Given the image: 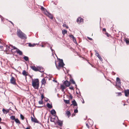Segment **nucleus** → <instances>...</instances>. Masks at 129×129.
Listing matches in <instances>:
<instances>
[{
	"label": "nucleus",
	"mask_w": 129,
	"mask_h": 129,
	"mask_svg": "<svg viewBox=\"0 0 129 129\" xmlns=\"http://www.w3.org/2000/svg\"><path fill=\"white\" fill-rule=\"evenodd\" d=\"M16 52H17V53L19 54L20 55H21L22 54V51H20L18 49H17V50H16Z\"/></svg>",
	"instance_id": "nucleus-16"
},
{
	"label": "nucleus",
	"mask_w": 129,
	"mask_h": 129,
	"mask_svg": "<svg viewBox=\"0 0 129 129\" xmlns=\"http://www.w3.org/2000/svg\"><path fill=\"white\" fill-rule=\"evenodd\" d=\"M103 31H105L106 32V29L105 28H103Z\"/></svg>",
	"instance_id": "nucleus-47"
},
{
	"label": "nucleus",
	"mask_w": 129,
	"mask_h": 129,
	"mask_svg": "<svg viewBox=\"0 0 129 129\" xmlns=\"http://www.w3.org/2000/svg\"><path fill=\"white\" fill-rule=\"evenodd\" d=\"M26 129H30V127H28L26 128Z\"/></svg>",
	"instance_id": "nucleus-51"
},
{
	"label": "nucleus",
	"mask_w": 129,
	"mask_h": 129,
	"mask_svg": "<svg viewBox=\"0 0 129 129\" xmlns=\"http://www.w3.org/2000/svg\"><path fill=\"white\" fill-rule=\"evenodd\" d=\"M41 100H42L44 98V96L43 94H42L41 96Z\"/></svg>",
	"instance_id": "nucleus-44"
},
{
	"label": "nucleus",
	"mask_w": 129,
	"mask_h": 129,
	"mask_svg": "<svg viewBox=\"0 0 129 129\" xmlns=\"http://www.w3.org/2000/svg\"><path fill=\"white\" fill-rule=\"evenodd\" d=\"M69 37L71 38H72V39L74 38V36L72 35H69Z\"/></svg>",
	"instance_id": "nucleus-41"
},
{
	"label": "nucleus",
	"mask_w": 129,
	"mask_h": 129,
	"mask_svg": "<svg viewBox=\"0 0 129 129\" xmlns=\"http://www.w3.org/2000/svg\"><path fill=\"white\" fill-rule=\"evenodd\" d=\"M69 98L71 99H72L73 98V97L71 94H70L69 97Z\"/></svg>",
	"instance_id": "nucleus-43"
},
{
	"label": "nucleus",
	"mask_w": 129,
	"mask_h": 129,
	"mask_svg": "<svg viewBox=\"0 0 129 129\" xmlns=\"http://www.w3.org/2000/svg\"><path fill=\"white\" fill-rule=\"evenodd\" d=\"M17 36L21 39H26L27 38L25 34L22 32L20 29L17 30Z\"/></svg>",
	"instance_id": "nucleus-2"
},
{
	"label": "nucleus",
	"mask_w": 129,
	"mask_h": 129,
	"mask_svg": "<svg viewBox=\"0 0 129 129\" xmlns=\"http://www.w3.org/2000/svg\"><path fill=\"white\" fill-rule=\"evenodd\" d=\"M11 119L13 120H15V119H16L15 118V117L14 116H11L10 117Z\"/></svg>",
	"instance_id": "nucleus-32"
},
{
	"label": "nucleus",
	"mask_w": 129,
	"mask_h": 129,
	"mask_svg": "<svg viewBox=\"0 0 129 129\" xmlns=\"http://www.w3.org/2000/svg\"><path fill=\"white\" fill-rule=\"evenodd\" d=\"M16 80L15 78L11 76V77L10 80V82L13 85H16Z\"/></svg>",
	"instance_id": "nucleus-4"
},
{
	"label": "nucleus",
	"mask_w": 129,
	"mask_h": 129,
	"mask_svg": "<svg viewBox=\"0 0 129 129\" xmlns=\"http://www.w3.org/2000/svg\"><path fill=\"white\" fill-rule=\"evenodd\" d=\"M11 47L12 48L11 49V50L12 51L13 49H16L17 50V49H18L16 47H15L14 46H13L12 45H10V46H9V48H10V47Z\"/></svg>",
	"instance_id": "nucleus-22"
},
{
	"label": "nucleus",
	"mask_w": 129,
	"mask_h": 129,
	"mask_svg": "<svg viewBox=\"0 0 129 129\" xmlns=\"http://www.w3.org/2000/svg\"><path fill=\"white\" fill-rule=\"evenodd\" d=\"M88 39H89L90 40H92V39L91 38H89L88 37Z\"/></svg>",
	"instance_id": "nucleus-48"
},
{
	"label": "nucleus",
	"mask_w": 129,
	"mask_h": 129,
	"mask_svg": "<svg viewBox=\"0 0 129 129\" xmlns=\"http://www.w3.org/2000/svg\"><path fill=\"white\" fill-rule=\"evenodd\" d=\"M66 114L68 116V117L69 118V117L71 116V113L69 111H66Z\"/></svg>",
	"instance_id": "nucleus-19"
},
{
	"label": "nucleus",
	"mask_w": 129,
	"mask_h": 129,
	"mask_svg": "<svg viewBox=\"0 0 129 129\" xmlns=\"http://www.w3.org/2000/svg\"><path fill=\"white\" fill-rule=\"evenodd\" d=\"M64 84L66 87H68L70 85V83L67 81H66L64 82Z\"/></svg>",
	"instance_id": "nucleus-10"
},
{
	"label": "nucleus",
	"mask_w": 129,
	"mask_h": 129,
	"mask_svg": "<svg viewBox=\"0 0 129 129\" xmlns=\"http://www.w3.org/2000/svg\"><path fill=\"white\" fill-rule=\"evenodd\" d=\"M116 85L118 86H121L120 80L118 77H117L116 79Z\"/></svg>",
	"instance_id": "nucleus-6"
},
{
	"label": "nucleus",
	"mask_w": 129,
	"mask_h": 129,
	"mask_svg": "<svg viewBox=\"0 0 129 129\" xmlns=\"http://www.w3.org/2000/svg\"><path fill=\"white\" fill-rule=\"evenodd\" d=\"M47 107L49 109L51 108L52 107V105H50L49 103H48L47 104Z\"/></svg>",
	"instance_id": "nucleus-27"
},
{
	"label": "nucleus",
	"mask_w": 129,
	"mask_h": 129,
	"mask_svg": "<svg viewBox=\"0 0 129 129\" xmlns=\"http://www.w3.org/2000/svg\"><path fill=\"white\" fill-rule=\"evenodd\" d=\"M63 26L64 27H66L67 28H69L68 26L66 24H64L63 25Z\"/></svg>",
	"instance_id": "nucleus-34"
},
{
	"label": "nucleus",
	"mask_w": 129,
	"mask_h": 129,
	"mask_svg": "<svg viewBox=\"0 0 129 129\" xmlns=\"http://www.w3.org/2000/svg\"><path fill=\"white\" fill-rule=\"evenodd\" d=\"M41 9L42 10H44V8L43 7H42L41 8Z\"/></svg>",
	"instance_id": "nucleus-46"
},
{
	"label": "nucleus",
	"mask_w": 129,
	"mask_h": 129,
	"mask_svg": "<svg viewBox=\"0 0 129 129\" xmlns=\"http://www.w3.org/2000/svg\"><path fill=\"white\" fill-rule=\"evenodd\" d=\"M57 124L58 125L61 126L62 125V122L58 120V121L57 122Z\"/></svg>",
	"instance_id": "nucleus-23"
},
{
	"label": "nucleus",
	"mask_w": 129,
	"mask_h": 129,
	"mask_svg": "<svg viewBox=\"0 0 129 129\" xmlns=\"http://www.w3.org/2000/svg\"><path fill=\"white\" fill-rule=\"evenodd\" d=\"M69 88L71 89V90H73L74 89V88L72 86L71 87H69Z\"/></svg>",
	"instance_id": "nucleus-45"
},
{
	"label": "nucleus",
	"mask_w": 129,
	"mask_h": 129,
	"mask_svg": "<svg viewBox=\"0 0 129 129\" xmlns=\"http://www.w3.org/2000/svg\"><path fill=\"white\" fill-rule=\"evenodd\" d=\"M125 95L126 96H127L129 95V90L127 89L124 91Z\"/></svg>",
	"instance_id": "nucleus-13"
},
{
	"label": "nucleus",
	"mask_w": 129,
	"mask_h": 129,
	"mask_svg": "<svg viewBox=\"0 0 129 129\" xmlns=\"http://www.w3.org/2000/svg\"><path fill=\"white\" fill-rule=\"evenodd\" d=\"M95 52H96L95 55L96 56H97L98 57H99V56H100L99 54L96 51H95Z\"/></svg>",
	"instance_id": "nucleus-38"
},
{
	"label": "nucleus",
	"mask_w": 129,
	"mask_h": 129,
	"mask_svg": "<svg viewBox=\"0 0 129 129\" xmlns=\"http://www.w3.org/2000/svg\"><path fill=\"white\" fill-rule=\"evenodd\" d=\"M119 95H122L121 93V92H119Z\"/></svg>",
	"instance_id": "nucleus-50"
},
{
	"label": "nucleus",
	"mask_w": 129,
	"mask_h": 129,
	"mask_svg": "<svg viewBox=\"0 0 129 129\" xmlns=\"http://www.w3.org/2000/svg\"><path fill=\"white\" fill-rule=\"evenodd\" d=\"M51 113L52 115L55 114L56 113V112L53 109L51 110Z\"/></svg>",
	"instance_id": "nucleus-25"
},
{
	"label": "nucleus",
	"mask_w": 129,
	"mask_h": 129,
	"mask_svg": "<svg viewBox=\"0 0 129 129\" xmlns=\"http://www.w3.org/2000/svg\"><path fill=\"white\" fill-rule=\"evenodd\" d=\"M78 112V110H77V108L74 110V112L75 113H77Z\"/></svg>",
	"instance_id": "nucleus-39"
},
{
	"label": "nucleus",
	"mask_w": 129,
	"mask_h": 129,
	"mask_svg": "<svg viewBox=\"0 0 129 129\" xmlns=\"http://www.w3.org/2000/svg\"><path fill=\"white\" fill-rule=\"evenodd\" d=\"M64 102L66 104H69L70 103V100H66L64 99L63 100Z\"/></svg>",
	"instance_id": "nucleus-28"
},
{
	"label": "nucleus",
	"mask_w": 129,
	"mask_h": 129,
	"mask_svg": "<svg viewBox=\"0 0 129 129\" xmlns=\"http://www.w3.org/2000/svg\"><path fill=\"white\" fill-rule=\"evenodd\" d=\"M70 82L72 83L73 84H75V86H77V85L76 84L75 82V81L73 79L72 77L71 76V75H70Z\"/></svg>",
	"instance_id": "nucleus-11"
},
{
	"label": "nucleus",
	"mask_w": 129,
	"mask_h": 129,
	"mask_svg": "<svg viewBox=\"0 0 129 129\" xmlns=\"http://www.w3.org/2000/svg\"><path fill=\"white\" fill-rule=\"evenodd\" d=\"M67 33V31L66 30H62V33L63 35H64L65 34H66Z\"/></svg>",
	"instance_id": "nucleus-30"
},
{
	"label": "nucleus",
	"mask_w": 129,
	"mask_h": 129,
	"mask_svg": "<svg viewBox=\"0 0 129 129\" xmlns=\"http://www.w3.org/2000/svg\"><path fill=\"white\" fill-rule=\"evenodd\" d=\"M38 107L39 108L41 107Z\"/></svg>",
	"instance_id": "nucleus-57"
},
{
	"label": "nucleus",
	"mask_w": 129,
	"mask_h": 129,
	"mask_svg": "<svg viewBox=\"0 0 129 129\" xmlns=\"http://www.w3.org/2000/svg\"><path fill=\"white\" fill-rule=\"evenodd\" d=\"M32 85L35 89H38L39 86V79H32Z\"/></svg>",
	"instance_id": "nucleus-1"
},
{
	"label": "nucleus",
	"mask_w": 129,
	"mask_h": 129,
	"mask_svg": "<svg viewBox=\"0 0 129 129\" xmlns=\"http://www.w3.org/2000/svg\"><path fill=\"white\" fill-rule=\"evenodd\" d=\"M72 104L71 105L73 104L74 106H77V104L75 100L72 101Z\"/></svg>",
	"instance_id": "nucleus-21"
},
{
	"label": "nucleus",
	"mask_w": 129,
	"mask_h": 129,
	"mask_svg": "<svg viewBox=\"0 0 129 129\" xmlns=\"http://www.w3.org/2000/svg\"><path fill=\"white\" fill-rule=\"evenodd\" d=\"M73 41L74 43H75L76 42V39L75 37H74V38H73Z\"/></svg>",
	"instance_id": "nucleus-42"
},
{
	"label": "nucleus",
	"mask_w": 129,
	"mask_h": 129,
	"mask_svg": "<svg viewBox=\"0 0 129 129\" xmlns=\"http://www.w3.org/2000/svg\"><path fill=\"white\" fill-rule=\"evenodd\" d=\"M36 45H37V44H31L30 43H29L28 44V46L30 47H33L36 46Z\"/></svg>",
	"instance_id": "nucleus-24"
},
{
	"label": "nucleus",
	"mask_w": 129,
	"mask_h": 129,
	"mask_svg": "<svg viewBox=\"0 0 129 129\" xmlns=\"http://www.w3.org/2000/svg\"><path fill=\"white\" fill-rule=\"evenodd\" d=\"M83 100V102H82L83 103H84V100Z\"/></svg>",
	"instance_id": "nucleus-54"
},
{
	"label": "nucleus",
	"mask_w": 129,
	"mask_h": 129,
	"mask_svg": "<svg viewBox=\"0 0 129 129\" xmlns=\"http://www.w3.org/2000/svg\"><path fill=\"white\" fill-rule=\"evenodd\" d=\"M105 35L107 36L108 37H109L110 36V35L107 32H106L105 33Z\"/></svg>",
	"instance_id": "nucleus-36"
},
{
	"label": "nucleus",
	"mask_w": 129,
	"mask_h": 129,
	"mask_svg": "<svg viewBox=\"0 0 129 129\" xmlns=\"http://www.w3.org/2000/svg\"><path fill=\"white\" fill-rule=\"evenodd\" d=\"M54 81H55V82H57V81H55L54 80H53Z\"/></svg>",
	"instance_id": "nucleus-55"
},
{
	"label": "nucleus",
	"mask_w": 129,
	"mask_h": 129,
	"mask_svg": "<svg viewBox=\"0 0 129 129\" xmlns=\"http://www.w3.org/2000/svg\"><path fill=\"white\" fill-rule=\"evenodd\" d=\"M22 74L24 76L26 77L28 75V73L26 72L25 70H23L22 73Z\"/></svg>",
	"instance_id": "nucleus-18"
},
{
	"label": "nucleus",
	"mask_w": 129,
	"mask_h": 129,
	"mask_svg": "<svg viewBox=\"0 0 129 129\" xmlns=\"http://www.w3.org/2000/svg\"><path fill=\"white\" fill-rule=\"evenodd\" d=\"M9 22H10L13 25H14V23L11 21H9Z\"/></svg>",
	"instance_id": "nucleus-49"
},
{
	"label": "nucleus",
	"mask_w": 129,
	"mask_h": 129,
	"mask_svg": "<svg viewBox=\"0 0 129 129\" xmlns=\"http://www.w3.org/2000/svg\"><path fill=\"white\" fill-rule=\"evenodd\" d=\"M15 122L18 124H20L21 123L19 120L18 118H16L15 119Z\"/></svg>",
	"instance_id": "nucleus-26"
},
{
	"label": "nucleus",
	"mask_w": 129,
	"mask_h": 129,
	"mask_svg": "<svg viewBox=\"0 0 129 129\" xmlns=\"http://www.w3.org/2000/svg\"><path fill=\"white\" fill-rule=\"evenodd\" d=\"M43 102L42 100H41V101H39V103L40 104H42Z\"/></svg>",
	"instance_id": "nucleus-37"
},
{
	"label": "nucleus",
	"mask_w": 129,
	"mask_h": 129,
	"mask_svg": "<svg viewBox=\"0 0 129 129\" xmlns=\"http://www.w3.org/2000/svg\"><path fill=\"white\" fill-rule=\"evenodd\" d=\"M38 71H39L41 72H43V68L40 67H38Z\"/></svg>",
	"instance_id": "nucleus-17"
},
{
	"label": "nucleus",
	"mask_w": 129,
	"mask_h": 129,
	"mask_svg": "<svg viewBox=\"0 0 129 129\" xmlns=\"http://www.w3.org/2000/svg\"><path fill=\"white\" fill-rule=\"evenodd\" d=\"M45 14L48 17H49L50 19H52L53 18L52 15L47 11H46L45 12Z\"/></svg>",
	"instance_id": "nucleus-5"
},
{
	"label": "nucleus",
	"mask_w": 129,
	"mask_h": 129,
	"mask_svg": "<svg viewBox=\"0 0 129 129\" xmlns=\"http://www.w3.org/2000/svg\"><path fill=\"white\" fill-rule=\"evenodd\" d=\"M98 58H99V59H100V60L102 61L103 60V59L100 56H99V57H98Z\"/></svg>",
	"instance_id": "nucleus-40"
},
{
	"label": "nucleus",
	"mask_w": 129,
	"mask_h": 129,
	"mask_svg": "<svg viewBox=\"0 0 129 129\" xmlns=\"http://www.w3.org/2000/svg\"><path fill=\"white\" fill-rule=\"evenodd\" d=\"M47 79L46 77L43 78L41 82L42 85H43L44 86H45V85L47 83Z\"/></svg>",
	"instance_id": "nucleus-7"
},
{
	"label": "nucleus",
	"mask_w": 129,
	"mask_h": 129,
	"mask_svg": "<svg viewBox=\"0 0 129 129\" xmlns=\"http://www.w3.org/2000/svg\"><path fill=\"white\" fill-rule=\"evenodd\" d=\"M51 121L53 122V121H52L51 120Z\"/></svg>",
	"instance_id": "nucleus-59"
},
{
	"label": "nucleus",
	"mask_w": 129,
	"mask_h": 129,
	"mask_svg": "<svg viewBox=\"0 0 129 129\" xmlns=\"http://www.w3.org/2000/svg\"><path fill=\"white\" fill-rule=\"evenodd\" d=\"M24 59L26 61H27L28 60V57L26 56H24L23 57Z\"/></svg>",
	"instance_id": "nucleus-31"
},
{
	"label": "nucleus",
	"mask_w": 129,
	"mask_h": 129,
	"mask_svg": "<svg viewBox=\"0 0 129 129\" xmlns=\"http://www.w3.org/2000/svg\"><path fill=\"white\" fill-rule=\"evenodd\" d=\"M86 125L87 126V127L88 128H89V127H91V126L89 125V124L87 123V122H86Z\"/></svg>",
	"instance_id": "nucleus-35"
},
{
	"label": "nucleus",
	"mask_w": 129,
	"mask_h": 129,
	"mask_svg": "<svg viewBox=\"0 0 129 129\" xmlns=\"http://www.w3.org/2000/svg\"><path fill=\"white\" fill-rule=\"evenodd\" d=\"M31 68L32 69L35 71H38V67H36L34 66H31Z\"/></svg>",
	"instance_id": "nucleus-15"
},
{
	"label": "nucleus",
	"mask_w": 129,
	"mask_h": 129,
	"mask_svg": "<svg viewBox=\"0 0 129 129\" xmlns=\"http://www.w3.org/2000/svg\"><path fill=\"white\" fill-rule=\"evenodd\" d=\"M87 122L91 127L93 124V121L90 119H88Z\"/></svg>",
	"instance_id": "nucleus-8"
},
{
	"label": "nucleus",
	"mask_w": 129,
	"mask_h": 129,
	"mask_svg": "<svg viewBox=\"0 0 129 129\" xmlns=\"http://www.w3.org/2000/svg\"><path fill=\"white\" fill-rule=\"evenodd\" d=\"M4 114H6L9 112V109L5 110L4 108H3L2 110Z\"/></svg>",
	"instance_id": "nucleus-14"
},
{
	"label": "nucleus",
	"mask_w": 129,
	"mask_h": 129,
	"mask_svg": "<svg viewBox=\"0 0 129 129\" xmlns=\"http://www.w3.org/2000/svg\"><path fill=\"white\" fill-rule=\"evenodd\" d=\"M20 118L22 120H23L24 119V116L21 114L20 115Z\"/></svg>",
	"instance_id": "nucleus-33"
},
{
	"label": "nucleus",
	"mask_w": 129,
	"mask_h": 129,
	"mask_svg": "<svg viewBox=\"0 0 129 129\" xmlns=\"http://www.w3.org/2000/svg\"><path fill=\"white\" fill-rule=\"evenodd\" d=\"M0 129H2L1 126H0Z\"/></svg>",
	"instance_id": "nucleus-58"
},
{
	"label": "nucleus",
	"mask_w": 129,
	"mask_h": 129,
	"mask_svg": "<svg viewBox=\"0 0 129 129\" xmlns=\"http://www.w3.org/2000/svg\"><path fill=\"white\" fill-rule=\"evenodd\" d=\"M77 21L78 23L83 22V19L81 17H79L77 20Z\"/></svg>",
	"instance_id": "nucleus-9"
},
{
	"label": "nucleus",
	"mask_w": 129,
	"mask_h": 129,
	"mask_svg": "<svg viewBox=\"0 0 129 129\" xmlns=\"http://www.w3.org/2000/svg\"><path fill=\"white\" fill-rule=\"evenodd\" d=\"M55 64L56 67L58 69H59L61 67H63L64 65L62 59H60L58 66H57L56 63Z\"/></svg>",
	"instance_id": "nucleus-3"
},
{
	"label": "nucleus",
	"mask_w": 129,
	"mask_h": 129,
	"mask_svg": "<svg viewBox=\"0 0 129 129\" xmlns=\"http://www.w3.org/2000/svg\"><path fill=\"white\" fill-rule=\"evenodd\" d=\"M125 105H126V104H123V106H125Z\"/></svg>",
	"instance_id": "nucleus-56"
},
{
	"label": "nucleus",
	"mask_w": 129,
	"mask_h": 129,
	"mask_svg": "<svg viewBox=\"0 0 129 129\" xmlns=\"http://www.w3.org/2000/svg\"><path fill=\"white\" fill-rule=\"evenodd\" d=\"M75 114H73L72 115V116L73 117L75 116Z\"/></svg>",
	"instance_id": "nucleus-52"
},
{
	"label": "nucleus",
	"mask_w": 129,
	"mask_h": 129,
	"mask_svg": "<svg viewBox=\"0 0 129 129\" xmlns=\"http://www.w3.org/2000/svg\"><path fill=\"white\" fill-rule=\"evenodd\" d=\"M124 41L125 42L127 45H129V41L127 39L125 38Z\"/></svg>",
	"instance_id": "nucleus-29"
},
{
	"label": "nucleus",
	"mask_w": 129,
	"mask_h": 129,
	"mask_svg": "<svg viewBox=\"0 0 129 129\" xmlns=\"http://www.w3.org/2000/svg\"><path fill=\"white\" fill-rule=\"evenodd\" d=\"M66 86L63 85H61L60 86V88L61 89L62 91L63 92L64 91V89L66 88Z\"/></svg>",
	"instance_id": "nucleus-20"
},
{
	"label": "nucleus",
	"mask_w": 129,
	"mask_h": 129,
	"mask_svg": "<svg viewBox=\"0 0 129 129\" xmlns=\"http://www.w3.org/2000/svg\"><path fill=\"white\" fill-rule=\"evenodd\" d=\"M31 120L32 122H34L37 123H38L39 121L36 118H33L32 117H31Z\"/></svg>",
	"instance_id": "nucleus-12"
},
{
	"label": "nucleus",
	"mask_w": 129,
	"mask_h": 129,
	"mask_svg": "<svg viewBox=\"0 0 129 129\" xmlns=\"http://www.w3.org/2000/svg\"><path fill=\"white\" fill-rule=\"evenodd\" d=\"M2 119H1V118L0 117V122L1 121H2Z\"/></svg>",
	"instance_id": "nucleus-53"
}]
</instances>
